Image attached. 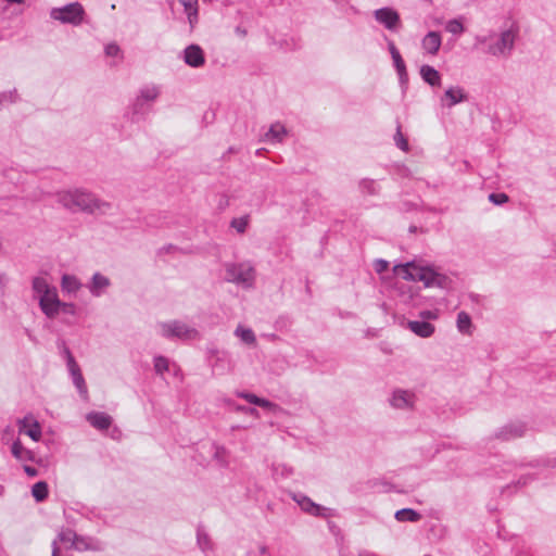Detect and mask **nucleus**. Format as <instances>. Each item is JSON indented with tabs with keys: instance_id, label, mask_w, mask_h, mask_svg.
I'll return each mask as SVG.
<instances>
[{
	"instance_id": "nucleus-9",
	"label": "nucleus",
	"mask_w": 556,
	"mask_h": 556,
	"mask_svg": "<svg viewBox=\"0 0 556 556\" xmlns=\"http://www.w3.org/2000/svg\"><path fill=\"white\" fill-rule=\"evenodd\" d=\"M518 29L514 26L501 33L498 39L490 45L489 53L495 56L507 55L514 48Z\"/></svg>"
},
{
	"instance_id": "nucleus-24",
	"label": "nucleus",
	"mask_w": 556,
	"mask_h": 556,
	"mask_svg": "<svg viewBox=\"0 0 556 556\" xmlns=\"http://www.w3.org/2000/svg\"><path fill=\"white\" fill-rule=\"evenodd\" d=\"M456 328H457L458 332L462 334H465V336L472 334L473 324H472L470 315L467 312L462 311L457 314Z\"/></svg>"
},
{
	"instance_id": "nucleus-1",
	"label": "nucleus",
	"mask_w": 556,
	"mask_h": 556,
	"mask_svg": "<svg viewBox=\"0 0 556 556\" xmlns=\"http://www.w3.org/2000/svg\"><path fill=\"white\" fill-rule=\"evenodd\" d=\"M56 202L72 213H105L110 204L83 188L63 189L55 193Z\"/></svg>"
},
{
	"instance_id": "nucleus-26",
	"label": "nucleus",
	"mask_w": 556,
	"mask_h": 556,
	"mask_svg": "<svg viewBox=\"0 0 556 556\" xmlns=\"http://www.w3.org/2000/svg\"><path fill=\"white\" fill-rule=\"evenodd\" d=\"M420 76L427 84L432 87L441 85L440 73L430 65H422L420 67Z\"/></svg>"
},
{
	"instance_id": "nucleus-12",
	"label": "nucleus",
	"mask_w": 556,
	"mask_h": 556,
	"mask_svg": "<svg viewBox=\"0 0 556 556\" xmlns=\"http://www.w3.org/2000/svg\"><path fill=\"white\" fill-rule=\"evenodd\" d=\"M17 425L21 434L28 435L35 442L41 439V427L33 416H25L17 421Z\"/></svg>"
},
{
	"instance_id": "nucleus-7",
	"label": "nucleus",
	"mask_w": 556,
	"mask_h": 556,
	"mask_svg": "<svg viewBox=\"0 0 556 556\" xmlns=\"http://www.w3.org/2000/svg\"><path fill=\"white\" fill-rule=\"evenodd\" d=\"M84 8L78 2L70 3L63 8L52 9L50 13L53 20L73 25L80 24L84 18Z\"/></svg>"
},
{
	"instance_id": "nucleus-3",
	"label": "nucleus",
	"mask_w": 556,
	"mask_h": 556,
	"mask_svg": "<svg viewBox=\"0 0 556 556\" xmlns=\"http://www.w3.org/2000/svg\"><path fill=\"white\" fill-rule=\"evenodd\" d=\"M59 544H63L66 549H75L78 552L84 551H97L99 549L98 542L77 535L71 529H61L58 536L52 542V556H61V547Z\"/></svg>"
},
{
	"instance_id": "nucleus-36",
	"label": "nucleus",
	"mask_w": 556,
	"mask_h": 556,
	"mask_svg": "<svg viewBox=\"0 0 556 556\" xmlns=\"http://www.w3.org/2000/svg\"><path fill=\"white\" fill-rule=\"evenodd\" d=\"M359 186L362 191L366 193L375 194L377 192V186L375 181L371 179H363Z\"/></svg>"
},
{
	"instance_id": "nucleus-46",
	"label": "nucleus",
	"mask_w": 556,
	"mask_h": 556,
	"mask_svg": "<svg viewBox=\"0 0 556 556\" xmlns=\"http://www.w3.org/2000/svg\"><path fill=\"white\" fill-rule=\"evenodd\" d=\"M240 410L244 412V413H248V414H251V415H254V416H257V410L255 408H245V407H240L239 408Z\"/></svg>"
},
{
	"instance_id": "nucleus-43",
	"label": "nucleus",
	"mask_w": 556,
	"mask_h": 556,
	"mask_svg": "<svg viewBox=\"0 0 556 556\" xmlns=\"http://www.w3.org/2000/svg\"><path fill=\"white\" fill-rule=\"evenodd\" d=\"M257 406H261V407L267 408V409H273V410H275L277 408L276 404L271 403L268 400L262 399V397L260 399Z\"/></svg>"
},
{
	"instance_id": "nucleus-27",
	"label": "nucleus",
	"mask_w": 556,
	"mask_h": 556,
	"mask_svg": "<svg viewBox=\"0 0 556 556\" xmlns=\"http://www.w3.org/2000/svg\"><path fill=\"white\" fill-rule=\"evenodd\" d=\"M11 452L12 455L18 460L25 462L34 459L33 452L25 448L18 439L13 442L11 446Z\"/></svg>"
},
{
	"instance_id": "nucleus-41",
	"label": "nucleus",
	"mask_w": 556,
	"mask_h": 556,
	"mask_svg": "<svg viewBox=\"0 0 556 556\" xmlns=\"http://www.w3.org/2000/svg\"><path fill=\"white\" fill-rule=\"evenodd\" d=\"M159 94V91L156 88H147L144 90L141 91V97L148 101H153L154 99H156Z\"/></svg>"
},
{
	"instance_id": "nucleus-33",
	"label": "nucleus",
	"mask_w": 556,
	"mask_h": 556,
	"mask_svg": "<svg viewBox=\"0 0 556 556\" xmlns=\"http://www.w3.org/2000/svg\"><path fill=\"white\" fill-rule=\"evenodd\" d=\"M441 316V309L433 308V309H424L419 312V317L421 320L429 321V320H437Z\"/></svg>"
},
{
	"instance_id": "nucleus-29",
	"label": "nucleus",
	"mask_w": 556,
	"mask_h": 556,
	"mask_svg": "<svg viewBox=\"0 0 556 556\" xmlns=\"http://www.w3.org/2000/svg\"><path fill=\"white\" fill-rule=\"evenodd\" d=\"M235 336L247 345H255L256 343V337L251 328L240 325L236 328Z\"/></svg>"
},
{
	"instance_id": "nucleus-35",
	"label": "nucleus",
	"mask_w": 556,
	"mask_h": 556,
	"mask_svg": "<svg viewBox=\"0 0 556 556\" xmlns=\"http://www.w3.org/2000/svg\"><path fill=\"white\" fill-rule=\"evenodd\" d=\"M395 144L403 151H408V142L406 138L403 136L401 131V127L399 126L396 129V134L394 135Z\"/></svg>"
},
{
	"instance_id": "nucleus-31",
	"label": "nucleus",
	"mask_w": 556,
	"mask_h": 556,
	"mask_svg": "<svg viewBox=\"0 0 556 556\" xmlns=\"http://www.w3.org/2000/svg\"><path fill=\"white\" fill-rule=\"evenodd\" d=\"M48 484L45 481L35 483L31 488V495L37 502H42L48 496Z\"/></svg>"
},
{
	"instance_id": "nucleus-13",
	"label": "nucleus",
	"mask_w": 556,
	"mask_h": 556,
	"mask_svg": "<svg viewBox=\"0 0 556 556\" xmlns=\"http://www.w3.org/2000/svg\"><path fill=\"white\" fill-rule=\"evenodd\" d=\"M67 366H68V370H70V374H71L72 379H73V383L77 388V390H78L79 394L81 395V397L87 400V397H88V390H87V386H86L85 379H84V377L81 375V371H80V368H79L78 364L75 362L74 357L71 354H68V357H67Z\"/></svg>"
},
{
	"instance_id": "nucleus-16",
	"label": "nucleus",
	"mask_w": 556,
	"mask_h": 556,
	"mask_svg": "<svg viewBox=\"0 0 556 556\" xmlns=\"http://www.w3.org/2000/svg\"><path fill=\"white\" fill-rule=\"evenodd\" d=\"M466 100L467 96L464 89L458 86H453L446 89V91L444 92L443 97L441 98V105L452 108L453 105Z\"/></svg>"
},
{
	"instance_id": "nucleus-15",
	"label": "nucleus",
	"mask_w": 556,
	"mask_h": 556,
	"mask_svg": "<svg viewBox=\"0 0 556 556\" xmlns=\"http://www.w3.org/2000/svg\"><path fill=\"white\" fill-rule=\"evenodd\" d=\"M184 61L190 67H201L205 63V55L198 45H190L184 50Z\"/></svg>"
},
{
	"instance_id": "nucleus-11",
	"label": "nucleus",
	"mask_w": 556,
	"mask_h": 556,
	"mask_svg": "<svg viewBox=\"0 0 556 556\" xmlns=\"http://www.w3.org/2000/svg\"><path fill=\"white\" fill-rule=\"evenodd\" d=\"M375 20L389 30H396L400 26V14L392 8H381L374 12Z\"/></svg>"
},
{
	"instance_id": "nucleus-23",
	"label": "nucleus",
	"mask_w": 556,
	"mask_h": 556,
	"mask_svg": "<svg viewBox=\"0 0 556 556\" xmlns=\"http://www.w3.org/2000/svg\"><path fill=\"white\" fill-rule=\"evenodd\" d=\"M292 498L298 503L302 510L313 516H319L321 507L303 494H293Z\"/></svg>"
},
{
	"instance_id": "nucleus-40",
	"label": "nucleus",
	"mask_w": 556,
	"mask_h": 556,
	"mask_svg": "<svg viewBox=\"0 0 556 556\" xmlns=\"http://www.w3.org/2000/svg\"><path fill=\"white\" fill-rule=\"evenodd\" d=\"M489 200L494 204H503L508 201V197L505 193H491Z\"/></svg>"
},
{
	"instance_id": "nucleus-2",
	"label": "nucleus",
	"mask_w": 556,
	"mask_h": 556,
	"mask_svg": "<svg viewBox=\"0 0 556 556\" xmlns=\"http://www.w3.org/2000/svg\"><path fill=\"white\" fill-rule=\"evenodd\" d=\"M31 287L41 312L50 319L55 318L61 302L56 288L42 276L35 277Z\"/></svg>"
},
{
	"instance_id": "nucleus-39",
	"label": "nucleus",
	"mask_w": 556,
	"mask_h": 556,
	"mask_svg": "<svg viewBox=\"0 0 556 556\" xmlns=\"http://www.w3.org/2000/svg\"><path fill=\"white\" fill-rule=\"evenodd\" d=\"M60 312L73 315L76 312V305L74 303H68V302L61 301L60 305L58 307V315L60 314Z\"/></svg>"
},
{
	"instance_id": "nucleus-34",
	"label": "nucleus",
	"mask_w": 556,
	"mask_h": 556,
	"mask_svg": "<svg viewBox=\"0 0 556 556\" xmlns=\"http://www.w3.org/2000/svg\"><path fill=\"white\" fill-rule=\"evenodd\" d=\"M154 369L156 374L162 375L168 370V361L163 356L154 358Z\"/></svg>"
},
{
	"instance_id": "nucleus-6",
	"label": "nucleus",
	"mask_w": 556,
	"mask_h": 556,
	"mask_svg": "<svg viewBox=\"0 0 556 556\" xmlns=\"http://www.w3.org/2000/svg\"><path fill=\"white\" fill-rule=\"evenodd\" d=\"M429 264L421 261L407 262L393 267V273L404 280L422 282L429 268Z\"/></svg>"
},
{
	"instance_id": "nucleus-25",
	"label": "nucleus",
	"mask_w": 556,
	"mask_h": 556,
	"mask_svg": "<svg viewBox=\"0 0 556 556\" xmlns=\"http://www.w3.org/2000/svg\"><path fill=\"white\" fill-rule=\"evenodd\" d=\"M86 418L92 427L99 430H106L112 424V418L105 413H90Z\"/></svg>"
},
{
	"instance_id": "nucleus-19",
	"label": "nucleus",
	"mask_w": 556,
	"mask_h": 556,
	"mask_svg": "<svg viewBox=\"0 0 556 556\" xmlns=\"http://www.w3.org/2000/svg\"><path fill=\"white\" fill-rule=\"evenodd\" d=\"M407 328L416 336L420 338H430L434 331L435 327L429 321L425 320H410L407 323Z\"/></svg>"
},
{
	"instance_id": "nucleus-37",
	"label": "nucleus",
	"mask_w": 556,
	"mask_h": 556,
	"mask_svg": "<svg viewBox=\"0 0 556 556\" xmlns=\"http://www.w3.org/2000/svg\"><path fill=\"white\" fill-rule=\"evenodd\" d=\"M248 223L249 220L247 217L235 218L231 222V227L235 228L238 232L242 233L245 231Z\"/></svg>"
},
{
	"instance_id": "nucleus-44",
	"label": "nucleus",
	"mask_w": 556,
	"mask_h": 556,
	"mask_svg": "<svg viewBox=\"0 0 556 556\" xmlns=\"http://www.w3.org/2000/svg\"><path fill=\"white\" fill-rule=\"evenodd\" d=\"M388 265L389 264L387 261L379 260L375 264V269L377 273H382L383 270H386L388 268Z\"/></svg>"
},
{
	"instance_id": "nucleus-17",
	"label": "nucleus",
	"mask_w": 556,
	"mask_h": 556,
	"mask_svg": "<svg viewBox=\"0 0 556 556\" xmlns=\"http://www.w3.org/2000/svg\"><path fill=\"white\" fill-rule=\"evenodd\" d=\"M527 427L521 421H510L504 427H502L496 435L501 439H513V438H519L522 437L526 433Z\"/></svg>"
},
{
	"instance_id": "nucleus-21",
	"label": "nucleus",
	"mask_w": 556,
	"mask_h": 556,
	"mask_svg": "<svg viewBox=\"0 0 556 556\" xmlns=\"http://www.w3.org/2000/svg\"><path fill=\"white\" fill-rule=\"evenodd\" d=\"M388 48L391 53L396 72L399 74L400 81L402 84H404L407 80L405 63H404L399 50L396 49L395 45L392 41L389 42Z\"/></svg>"
},
{
	"instance_id": "nucleus-10",
	"label": "nucleus",
	"mask_w": 556,
	"mask_h": 556,
	"mask_svg": "<svg viewBox=\"0 0 556 556\" xmlns=\"http://www.w3.org/2000/svg\"><path fill=\"white\" fill-rule=\"evenodd\" d=\"M421 283L425 288L447 290L452 287V279L437 267L430 265Z\"/></svg>"
},
{
	"instance_id": "nucleus-14",
	"label": "nucleus",
	"mask_w": 556,
	"mask_h": 556,
	"mask_svg": "<svg viewBox=\"0 0 556 556\" xmlns=\"http://www.w3.org/2000/svg\"><path fill=\"white\" fill-rule=\"evenodd\" d=\"M442 45V35L437 30L428 31L421 39V48L429 55H437Z\"/></svg>"
},
{
	"instance_id": "nucleus-42",
	"label": "nucleus",
	"mask_w": 556,
	"mask_h": 556,
	"mask_svg": "<svg viewBox=\"0 0 556 556\" xmlns=\"http://www.w3.org/2000/svg\"><path fill=\"white\" fill-rule=\"evenodd\" d=\"M241 397H243L245 401H248L251 404L258 405L260 399L257 395L252 393H242L240 394Z\"/></svg>"
},
{
	"instance_id": "nucleus-20",
	"label": "nucleus",
	"mask_w": 556,
	"mask_h": 556,
	"mask_svg": "<svg viewBox=\"0 0 556 556\" xmlns=\"http://www.w3.org/2000/svg\"><path fill=\"white\" fill-rule=\"evenodd\" d=\"M110 285L111 281L106 276L96 273L88 285V289L93 296H100L110 287Z\"/></svg>"
},
{
	"instance_id": "nucleus-32",
	"label": "nucleus",
	"mask_w": 556,
	"mask_h": 556,
	"mask_svg": "<svg viewBox=\"0 0 556 556\" xmlns=\"http://www.w3.org/2000/svg\"><path fill=\"white\" fill-rule=\"evenodd\" d=\"M445 30L453 35H460L465 31V27L460 18H453L445 23Z\"/></svg>"
},
{
	"instance_id": "nucleus-22",
	"label": "nucleus",
	"mask_w": 556,
	"mask_h": 556,
	"mask_svg": "<svg viewBox=\"0 0 556 556\" xmlns=\"http://www.w3.org/2000/svg\"><path fill=\"white\" fill-rule=\"evenodd\" d=\"M60 285L63 293L68 295L76 294L83 287L81 281L71 274H64L61 278Z\"/></svg>"
},
{
	"instance_id": "nucleus-38",
	"label": "nucleus",
	"mask_w": 556,
	"mask_h": 556,
	"mask_svg": "<svg viewBox=\"0 0 556 556\" xmlns=\"http://www.w3.org/2000/svg\"><path fill=\"white\" fill-rule=\"evenodd\" d=\"M105 54L108 56L117 58V56L122 55V51H121V48L116 43L111 42L105 46Z\"/></svg>"
},
{
	"instance_id": "nucleus-8",
	"label": "nucleus",
	"mask_w": 556,
	"mask_h": 556,
	"mask_svg": "<svg viewBox=\"0 0 556 556\" xmlns=\"http://www.w3.org/2000/svg\"><path fill=\"white\" fill-rule=\"evenodd\" d=\"M417 396L416 393L407 389H394L388 402L396 410L412 412L415 409Z\"/></svg>"
},
{
	"instance_id": "nucleus-47",
	"label": "nucleus",
	"mask_w": 556,
	"mask_h": 556,
	"mask_svg": "<svg viewBox=\"0 0 556 556\" xmlns=\"http://www.w3.org/2000/svg\"><path fill=\"white\" fill-rule=\"evenodd\" d=\"M412 299H413V293H410V294H409V296H408V299H407L406 303H408V304H409Z\"/></svg>"
},
{
	"instance_id": "nucleus-4",
	"label": "nucleus",
	"mask_w": 556,
	"mask_h": 556,
	"mask_svg": "<svg viewBox=\"0 0 556 556\" xmlns=\"http://www.w3.org/2000/svg\"><path fill=\"white\" fill-rule=\"evenodd\" d=\"M225 279L243 288H251L255 280V269L249 262L226 263Z\"/></svg>"
},
{
	"instance_id": "nucleus-45",
	"label": "nucleus",
	"mask_w": 556,
	"mask_h": 556,
	"mask_svg": "<svg viewBox=\"0 0 556 556\" xmlns=\"http://www.w3.org/2000/svg\"><path fill=\"white\" fill-rule=\"evenodd\" d=\"M24 471L29 477H36L38 475V470L35 467L24 466Z\"/></svg>"
},
{
	"instance_id": "nucleus-5",
	"label": "nucleus",
	"mask_w": 556,
	"mask_h": 556,
	"mask_svg": "<svg viewBox=\"0 0 556 556\" xmlns=\"http://www.w3.org/2000/svg\"><path fill=\"white\" fill-rule=\"evenodd\" d=\"M160 333L165 338H177L180 340H193L197 339L199 332L195 328L190 327L189 325L178 321L172 320L166 323H160L157 325Z\"/></svg>"
},
{
	"instance_id": "nucleus-28",
	"label": "nucleus",
	"mask_w": 556,
	"mask_h": 556,
	"mask_svg": "<svg viewBox=\"0 0 556 556\" xmlns=\"http://www.w3.org/2000/svg\"><path fill=\"white\" fill-rule=\"evenodd\" d=\"M191 27L198 22V0H180Z\"/></svg>"
},
{
	"instance_id": "nucleus-30",
	"label": "nucleus",
	"mask_w": 556,
	"mask_h": 556,
	"mask_svg": "<svg viewBox=\"0 0 556 556\" xmlns=\"http://www.w3.org/2000/svg\"><path fill=\"white\" fill-rule=\"evenodd\" d=\"M395 518L397 521H401V522H405V521L416 522V521L420 520L421 515L412 508H403L395 513Z\"/></svg>"
},
{
	"instance_id": "nucleus-18",
	"label": "nucleus",
	"mask_w": 556,
	"mask_h": 556,
	"mask_svg": "<svg viewBox=\"0 0 556 556\" xmlns=\"http://www.w3.org/2000/svg\"><path fill=\"white\" fill-rule=\"evenodd\" d=\"M288 130L281 123L277 122L270 125L264 134L263 141L268 143H281L287 137Z\"/></svg>"
}]
</instances>
